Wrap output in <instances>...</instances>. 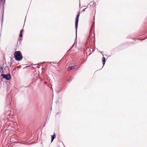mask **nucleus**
Segmentation results:
<instances>
[{
  "label": "nucleus",
  "instance_id": "nucleus-14",
  "mask_svg": "<svg viewBox=\"0 0 147 147\" xmlns=\"http://www.w3.org/2000/svg\"><path fill=\"white\" fill-rule=\"evenodd\" d=\"M86 9V8H85V9H84L83 10L81 11V12H84V11H85V10Z\"/></svg>",
  "mask_w": 147,
  "mask_h": 147
},
{
  "label": "nucleus",
  "instance_id": "nucleus-5",
  "mask_svg": "<svg viewBox=\"0 0 147 147\" xmlns=\"http://www.w3.org/2000/svg\"><path fill=\"white\" fill-rule=\"evenodd\" d=\"M77 66V65H71L69 66L68 67V70L70 71V70L74 69Z\"/></svg>",
  "mask_w": 147,
  "mask_h": 147
},
{
  "label": "nucleus",
  "instance_id": "nucleus-3",
  "mask_svg": "<svg viewBox=\"0 0 147 147\" xmlns=\"http://www.w3.org/2000/svg\"><path fill=\"white\" fill-rule=\"evenodd\" d=\"M80 13L79 12L78 14L76 16V18L75 20V28H76V38L75 40V42L77 39V30L78 27V21H79V18L80 16Z\"/></svg>",
  "mask_w": 147,
  "mask_h": 147
},
{
  "label": "nucleus",
  "instance_id": "nucleus-17",
  "mask_svg": "<svg viewBox=\"0 0 147 147\" xmlns=\"http://www.w3.org/2000/svg\"><path fill=\"white\" fill-rule=\"evenodd\" d=\"M12 63L11 62L10 63V64H9V66L10 67L12 65Z\"/></svg>",
  "mask_w": 147,
  "mask_h": 147
},
{
  "label": "nucleus",
  "instance_id": "nucleus-16",
  "mask_svg": "<svg viewBox=\"0 0 147 147\" xmlns=\"http://www.w3.org/2000/svg\"><path fill=\"white\" fill-rule=\"evenodd\" d=\"M17 68H21V66L20 65V66H18L17 67Z\"/></svg>",
  "mask_w": 147,
  "mask_h": 147
},
{
  "label": "nucleus",
  "instance_id": "nucleus-20",
  "mask_svg": "<svg viewBox=\"0 0 147 147\" xmlns=\"http://www.w3.org/2000/svg\"><path fill=\"white\" fill-rule=\"evenodd\" d=\"M100 52L101 53V54H102V55L103 56V54H102V53H101V51H100Z\"/></svg>",
  "mask_w": 147,
  "mask_h": 147
},
{
  "label": "nucleus",
  "instance_id": "nucleus-1",
  "mask_svg": "<svg viewBox=\"0 0 147 147\" xmlns=\"http://www.w3.org/2000/svg\"><path fill=\"white\" fill-rule=\"evenodd\" d=\"M14 57L17 61H20L23 58L22 53L20 51H16L14 53Z\"/></svg>",
  "mask_w": 147,
  "mask_h": 147
},
{
  "label": "nucleus",
  "instance_id": "nucleus-24",
  "mask_svg": "<svg viewBox=\"0 0 147 147\" xmlns=\"http://www.w3.org/2000/svg\"><path fill=\"white\" fill-rule=\"evenodd\" d=\"M27 67V66H26L25 67Z\"/></svg>",
  "mask_w": 147,
  "mask_h": 147
},
{
  "label": "nucleus",
  "instance_id": "nucleus-7",
  "mask_svg": "<svg viewBox=\"0 0 147 147\" xmlns=\"http://www.w3.org/2000/svg\"><path fill=\"white\" fill-rule=\"evenodd\" d=\"M106 60L105 58L104 57H103L102 58V63L103 65V67L105 63Z\"/></svg>",
  "mask_w": 147,
  "mask_h": 147
},
{
  "label": "nucleus",
  "instance_id": "nucleus-6",
  "mask_svg": "<svg viewBox=\"0 0 147 147\" xmlns=\"http://www.w3.org/2000/svg\"><path fill=\"white\" fill-rule=\"evenodd\" d=\"M55 133H54L53 134V135L51 136V142H52L53 141V140L55 138Z\"/></svg>",
  "mask_w": 147,
  "mask_h": 147
},
{
  "label": "nucleus",
  "instance_id": "nucleus-28",
  "mask_svg": "<svg viewBox=\"0 0 147 147\" xmlns=\"http://www.w3.org/2000/svg\"><path fill=\"white\" fill-rule=\"evenodd\" d=\"M28 87V86H27L26 87Z\"/></svg>",
  "mask_w": 147,
  "mask_h": 147
},
{
  "label": "nucleus",
  "instance_id": "nucleus-10",
  "mask_svg": "<svg viewBox=\"0 0 147 147\" xmlns=\"http://www.w3.org/2000/svg\"><path fill=\"white\" fill-rule=\"evenodd\" d=\"M95 20V16H94V19L93 21V23L92 24V26H94V21Z\"/></svg>",
  "mask_w": 147,
  "mask_h": 147
},
{
  "label": "nucleus",
  "instance_id": "nucleus-11",
  "mask_svg": "<svg viewBox=\"0 0 147 147\" xmlns=\"http://www.w3.org/2000/svg\"><path fill=\"white\" fill-rule=\"evenodd\" d=\"M22 33H20V34L19 35V37L20 38H22Z\"/></svg>",
  "mask_w": 147,
  "mask_h": 147
},
{
  "label": "nucleus",
  "instance_id": "nucleus-25",
  "mask_svg": "<svg viewBox=\"0 0 147 147\" xmlns=\"http://www.w3.org/2000/svg\"><path fill=\"white\" fill-rule=\"evenodd\" d=\"M52 63H53V64H54V63L53 62Z\"/></svg>",
  "mask_w": 147,
  "mask_h": 147
},
{
  "label": "nucleus",
  "instance_id": "nucleus-26",
  "mask_svg": "<svg viewBox=\"0 0 147 147\" xmlns=\"http://www.w3.org/2000/svg\"><path fill=\"white\" fill-rule=\"evenodd\" d=\"M37 64H35V65H37Z\"/></svg>",
  "mask_w": 147,
  "mask_h": 147
},
{
  "label": "nucleus",
  "instance_id": "nucleus-19",
  "mask_svg": "<svg viewBox=\"0 0 147 147\" xmlns=\"http://www.w3.org/2000/svg\"><path fill=\"white\" fill-rule=\"evenodd\" d=\"M44 68H43V67H42V70H44Z\"/></svg>",
  "mask_w": 147,
  "mask_h": 147
},
{
  "label": "nucleus",
  "instance_id": "nucleus-13",
  "mask_svg": "<svg viewBox=\"0 0 147 147\" xmlns=\"http://www.w3.org/2000/svg\"><path fill=\"white\" fill-rule=\"evenodd\" d=\"M23 29L22 30H21L20 31V33H22L23 32Z\"/></svg>",
  "mask_w": 147,
  "mask_h": 147
},
{
  "label": "nucleus",
  "instance_id": "nucleus-18",
  "mask_svg": "<svg viewBox=\"0 0 147 147\" xmlns=\"http://www.w3.org/2000/svg\"><path fill=\"white\" fill-rule=\"evenodd\" d=\"M136 38H132V40H136Z\"/></svg>",
  "mask_w": 147,
  "mask_h": 147
},
{
  "label": "nucleus",
  "instance_id": "nucleus-8",
  "mask_svg": "<svg viewBox=\"0 0 147 147\" xmlns=\"http://www.w3.org/2000/svg\"><path fill=\"white\" fill-rule=\"evenodd\" d=\"M94 4H95V3L92 1L90 2L89 3V4L88 5V6L89 5H90V6H93L94 5Z\"/></svg>",
  "mask_w": 147,
  "mask_h": 147
},
{
  "label": "nucleus",
  "instance_id": "nucleus-23",
  "mask_svg": "<svg viewBox=\"0 0 147 147\" xmlns=\"http://www.w3.org/2000/svg\"><path fill=\"white\" fill-rule=\"evenodd\" d=\"M22 88V87H21L20 88V89L21 88Z\"/></svg>",
  "mask_w": 147,
  "mask_h": 147
},
{
  "label": "nucleus",
  "instance_id": "nucleus-22",
  "mask_svg": "<svg viewBox=\"0 0 147 147\" xmlns=\"http://www.w3.org/2000/svg\"><path fill=\"white\" fill-rule=\"evenodd\" d=\"M11 61H12V59H11Z\"/></svg>",
  "mask_w": 147,
  "mask_h": 147
},
{
  "label": "nucleus",
  "instance_id": "nucleus-27",
  "mask_svg": "<svg viewBox=\"0 0 147 147\" xmlns=\"http://www.w3.org/2000/svg\"><path fill=\"white\" fill-rule=\"evenodd\" d=\"M15 69V68H14V69H13V70H14Z\"/></svg>",
  "mask_w": 147,
  "mask_h": 147
},
{
  "label": "nucleus",
  "instance_id": "nucleus-9",
  "mask_svg": "<svg viewBox=\"0 0 147 147\" xmlns=\"http://www.w3.org/2000/svg\"><path fill=\"white\" fill-rule=\"evenodd\" d=\"M72 79V78L71 76H70L68 80L67 81L69 82H70Z\"/></svg>",
  "mask_w": 147,
  "mask_h": 147
},
{
  "label": "nucleus",
  "instance_id": "nucleus-12",
  "mask_svg": "<svg viewBox=\"0 0 147 147\" xmlns=\"http://www.w3.org/2000/svg\"><path fill=\"white\" fill-rule=\"evenodd\" d=\"M137 39V40H144L145 39L143 38V39H140L139 38H138Z\"/></svg>",
  "mask_w": 147,
  "mask_h": 147
},
{
  "label": "nucleus",
  "instance_id": "nucleus-21",
  "mask_svg": "<svg viewBox=\"0 0 147 147\" xmlns=\"http://www.w3.org/2000/svg\"><path fill=\"white\" fill-rule=\"evenodd\" d=\"M95 5H96V4H94V7L95 6Z\"/></svg>",
  "mask_w": 147,
  "mask_h": 147
},
{
  "label": "nucleus",
  "instance_id": "nucleus-15",
  "mask_svg": "<svg viewBox=\"0 0 147 147\" xmlns=\"http://www.w3.org/2000/svg\"><path fill=\"white\" fill-rule=\"evenodd\" d=\"M47 63V62H45V61L43 62H42L41 63V64H45V63Z\"/></svg>",
  "mask_w": 147,
  "mask_h": 147
},
{
  "label": "nucleus",
  "instance_id": "nucleus-4",
  "mask_svg": "<svg viewBox=\"0 0 147 147\" xmlns=\"http://www.w3.org/2000/svg\"><path fill=\"white\" fill-rule=\"evenodd\" d=\"M1 76L3 78L7 80H9L11 79V76L10 74H5L1 73Z\"/></svg>",
  "mask_w": 147,
  "mask_h": 147
},
{
  "label": "nucleus",
  "instance_id": "nucleus-2",
  "mask_svg": "<svg viewBox=\"0 0 147 147\" xmlns=\"http://www.w3.org/2000/svg\"><path fill=\"white\" fill-rule=\"evenodd\" d=\"M6 0H0V9L2 7V16L1 20V26L2 25L3 21V18L4 13V5Z\"/></svg>",
  "mask_w": 147,
  "mask_h": 147
}]
</instances>
